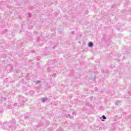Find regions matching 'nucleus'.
I'll list each match as a JSON object with an SVG mask.
<instances>
[{
    "label": "nucleus",
    "mask_w": 131,
    "mask_h": 131,
    "mask_svg": "<svg viewBox=\"0 0 131 131\" xmlns=\"http://www.w3.org/2000/svg\"><path fill=\"white\" fill-rule=\"evenodd\" d=\"M19 102L20 103H21V105L20 106H22V103H25V98H24V97L21 96L19 98Z\"/></svg>",
    "instance_id": "obj_1"
},
{
    "label": "nucleus",
    "mask_w": 131,
    "mask_h": 131,
    "mask_svg": "<svg viewBox=\"0 0 131 131\" xmlns=\"http://www.w3.org/2000/svg\"><path fill=\"white\" fill-rule=\"evenodd\" d=\"M88 46L90 48H92V47H94V43H93V42H90L89 43Z\"/></svg>",
    "instance_id": "obj_2"
},
{
    "label": "nucleus",
    "mask_w": 131,
    "mask_h": 131,
    "mask_svg": "<svg viewBox=\"0 0 131 131\" xmlns=\"http://www.w3.org/2000/svg\"><path fill=\"white\" fill-rule=\"evenodd\" d=\"M46 101H48V98L44 97L42 98V102H43V103H45V102H46Z\"/></svg>",
    "instance_id": "obj_3"
},
{
    "label": "nucleus",
    "mask_w": 131,
    "mask_h": 131,
    "mask_svg": "<svg viewBox=\"0 0 131 131\" xmlns=\"http://www.w3.org/2000/svg\"><path fill=\"white\" fill-rule=\"evenodd\" d=\"M120 101L119 100H117L116 102H115V104L116 105H118V106H119V105H120Z\"/></svg>",
    "instance_id": "obj_4"
},
{
    "label": "nucleus",
    "mask_w": 131,
    "mask_h": 131,
    "mask_svg": "<svg viewBox=\"0 0 131 131\" xmlns=\"http://www.w3.org/2000/svg\"><path fill=\"white\" fill-rule=\"evenodd\" d=\"M4 101H6V97H2L1 98V101L2 102H4Z\"/></svg>",
    "instance_id": "obj_5"
},
{
    "label": "nucleus",
    "mask_w": 131,
    "mask_h": 131,
    "mask_svg": "<svg viewBox=\"0 0 131 131\" xmlns=\"http://www.w3.org/2000/svg\"><path fill=\"white\" fill-rule=\"evenodd\" d=\"M108 72H109V70H103V73H108Z\"/></svg>",
    "instance_id": "obj_6"
},
{
    "label": "nucleus",
    "mask_w": 131,
    "mask_h": 131,
    "mask_svg": "<svg viewBox=\"0 0 131 131\" xmlns=\"http://www.w3.org/2000/svg\"><path fill=\"white\" fill-rule=\"evenodd\" d=\"M10 123H12V124H15V123H16V121L15 120H13L10 121Z\"/></svg>",
    "instance_id": "obj_7"
},
{
    "label": "nucleus",
    "mask_w": 131,
    "mask_h": 131,
    "mask_svg": "<svg viewBox=\"0 0 131 131\" xmlns=\"http://www.w3.org/2000/svg\"><path fill=\"white\" fill-rule=\"evenodd\" d=\"M102 119V121H104V119H106V116H105V115H103Z\"/></svg>",
    "instance_id": "obj_8"
},
{
    "label": "nucleus",
    "mask_w": 131,
    "mask_h": 131,
    "mask_svg": "<svg viewBox=\"0 0 131 131\" xmlns=\"http://www.w3.org/2000/svg\"><path fill=\"white\" fill-rule=\"evenodd\" d=\"M72 114H73V115H72V117H73V116L76 115V113H75V112H73Z\"/></svg>",
    "instance_id": "obj_9"
},
{
    "label": "nucleus",
    "mask_w": 131,
    "mask_h": 131,
    "mask_svg": "<svg viewBox=\"0 0 131 131\" xmlns=\"http://www.w3.org/2000/svg\"><path fill=\"white\" fill-rule=\"evenodd\" d=\"M28 18H30V17H31V13H28Z\"/></svg>",
    "instance_id": "obj_10"
},
{
    "label": "nucleus",
    "mask_w": 131,
    "mask_h": 131,
    "mask_svg": "<svg viewBox=\"0 0 131 131\" xmlns=\"http://www.w3.org/2000/svg\"><path fill=\"white\" fill-rule=\"evenodd\" d=\"M36 83L37 84H38V83H40V81H37Z\"/></svg>",
    "instance_id": "obj_11"
},
{
    "label": "nucleus",
    "mask_w": 131,
    "mask_h": 131,
    "mask_svg": "<svg viewBox=\"0 0 131 131\" xmlns=\"http://www.w3.org/2000/svg\"><path fill=\"white\" fill-rule=\"evenodd\" d=\"M13 106H14V107H16V106H17V103H14V104H13Z\"/></svg>",
    "instance_id": "obj_12"
},
{
    "label": "nucleus",
    "mask_w": 131,
    "mask_h": 131,
    "mask_svg": "<svg viewBox=\"0 0 131 131\" xmlns=\"http://www.w3.org/2000/svg\"><path fill=\"white\" fill-rule=\"evenodd\" d=\"M71 117L70 116V114L68 115V116L67 117L68 118H71Z\"/></svg>",
    "instance_id": "obj_13"
},
{
    "label": "nucleus",
    "mask_w": 131,
    "mask_h": 131,
    "mask_svg": "<svg viewBox=\"0 0 131 131\" xmlns=\"http://www.w3.org/2000/svg\"><path fill=\"white\" fill-rule=\"evenodd\" d=\"M12 127L13 126H12V125H9V127H10V128H12Z\"/></svg>",
    "instance_id": "obj_14"
},
{
    "label": "nucleus",
    "mask_w": 131,
    "mask_h": 131,
    "mask_svg": "<svg viewBox=\"0 0 131 131\" xmlns=\"http://www.w3.org/2000/svg\"><path fill=\"white\" fill-rule=\"evenodd\" d=\"M35 52V50H32V53H34Z\"/></svg>",
    "instance_id": "obj_15"
},
{
    "label": "nucleus",
    "mask_w": 131,
    "mask_h": 131,
    "mask_svg": "<svg viewBox=\"0 0 131 131\" xmlns=\"http://www.w3.org/2000/svg\"><path fill=\"white\" fill-rule=\"evenodd\" d=\"M25 119H27L26 117H25Z\"/></svg>",
    "instance_id": "obj_16"
},
{
    "label": "nucleus",
    "mask_w": 131,
    "mask_h": 131,
    "mask_svg": "<svg viewBox=\"0 0 131 131\" xmlns=\"http://www.w3.org/2000/svg\"><path fill=\"white\" fill-rule=\"evenodd\" d=\"M1 123H1V122H0V124H1Z\"/></svg>",
    "instance_id": "obj_17"
}]
</instances>
